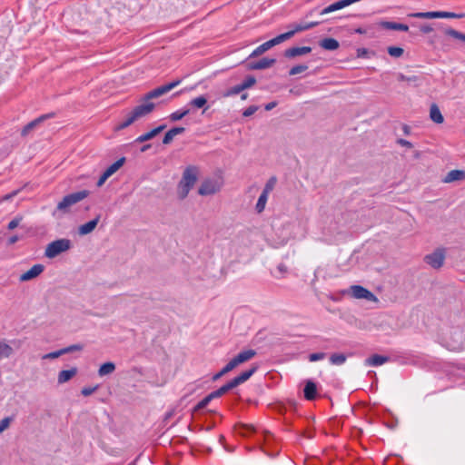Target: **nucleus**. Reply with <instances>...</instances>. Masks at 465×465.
I'll use <instances>...</instances> for the list:
<instances>
[{"instance_id":"obj_36","label":"nucleus","mask_w":465,"mask_h":465,"mask_svg":"<svg viewBox=\"0 0 465 465\" xmlns=\"http://www.w3.org/2000/svg\"><path fill=\"white\" fill-rule=\"evenodd\" d=\"M241 92H242V89L240 84H237V85L232 87V88L228 89L227 91H225L223 94V97H230V96H232V95H236V94H238Z\"/></svg>"},{"instance_id":"obj_32","label":"nucleus","mask_w":465,"mask_h":465,"mask_svg":"<svg viewBox=\"0 0 465 465\" xmlns=\"http://www.w3.org/2000/svg\"><path fill=\"white\" fill-rule=\"evenodd\" d=\"M330 361L333 365H341L346 361V356L342 353H333L330 357Z\"/></svg>"},{"instance_id":"obj_29","label":"nucleus","mask_w":465,"mask_h":465,"mask_svg":"<svg viewBox=\"0 0 465 465\" xmlns=\"http://www.w3.org/2000/svg\"><path fill=\"white\" fill-rule=\"evenodd\" d=\"M206 104H207V99L204 95L197 96L189 102V105H191L196 109L203 108L206 105Z\"/></svg>"},{"instance_id":"obj_20","label":"nucleus","mask_w":465,"mask_h":465,"mask_svg":"<svg viewBox=\"0 0 465 465\" xmlns=\"http://www.w3.org/2000/svg\"><path fill=\"white\" fill-rule=\"evenodd\" d=\"M275 63L273 58H262L260 61L250 64V69L262 70L271 67Z\"/></svg>"},{"instance_id":"obj_49","label":"nucleus","mask_w":465,"mask_h":465,"mask_svg":"<svg viewBox=\"0 0 465 465\" xmlns=\"http://www.w3.org/2000/svg\"><path fill=\"white\" fill-rule=\"evenodd\" d=\"M230 371H232V370L229 367V365L226 364L218 373H216L213 376V380L216 381V380L220 379L222 376L225 375L226 373H228Z\"/></svg>"},{"instance_id":"obj_30","label":"nucleus","mask_w":465,"mask_h":465,"mask_svg":"<svg viewBox=\"0 0 465 465\" xmlns=\"http://www.w3.org/2000/svg\"><path fill=\"white\" fill-rule=\"evenodd\" d=\"M189 112H190L189 109L177 110L169 115V119L171 122H177V121L183 119L185 115H187L189 114Z\"/></svg>"},{"instance_id":"obj_48","label":"nucleus","mask_w":465,"mask_h":465,"mask_svg":"<svg viewBox=\"0 0 465 465\" xmlns=\"http://www.w3.org/2000/svg\"><path fill=\"white\" fill-rule=\"evenodd\" d=\"M230 371H232V370L229 367V365L226 364L218 373H216L213 376V380L216 381V380L220 379L222 376L225 375L226 373H228Z\"/></svg>"},{"instance_id":"obj_25","label":"nucleus","mask_w":465,"mask_h":465,"mask_svg":"<svg viewBox=\"0 0 465 465\" xmlns=\"http://www.w3.org/2000/svg\"><path fill=\"white\" fill-rule=\"evenodd\" d=\"M135 121H137V120L134 118V116L130 112L126 114L125 118L122 122H120L119 124H117L114 126V131H120V130L125 129L126 127L133 124Z\"/></svg>"},{"instance_id":"obj_4","label":"nucleus","mask_w":465,"mask_h":465,"mask_svg":"<svg viewBox=\"0 0 465 465\" xmlns=\"http://www.w3.org/2000/svg\"><path fill=\"white\" fill-rule=\"evenodd\" d=\"M223 182L221 177L204 179L199 186L198 193L202 196H209L217 193L223 188Z\"/></svg>"},{"instance_id":"obj_31","label":"nucleus","mask_w":465,"mask_h":465,"mask_svg":"<svg viewBox=\"0 0 465 465\" xmlns=\"http://www.w3.org/2000/svg\"><path fill=\"white\" fill-rule=\"evenodd\" d=\"M444 34L454 39L465 42V35L452 28H447L444 30Z\"/></svg>"},{"instance_id":"obj_8","label":"nucleus","mask_w":465,"mask_h":465,"mask_svg":"<svg viewBox=\"0 0 465 465\" xmlns=\"http://www.w3.org/2000/svg\"><path fill=\"white\" fill-rule=\"evenodd\" d=\"M445 250L439 248L431 253L425 256V262L433 269H440L443 266L445 261Z\"/></svg>"},{"instance_id":"obj_62","label":"nucleus","mask_w":465,"mask_h":465,"mask_svg":"<svg viewBox=\"0 0 465 465\" xmlns=\"http://www.w3.org/2000/svg\"><path fill=\"white\" fill-rule=\"evenodd\" d=\"M355 33H357V34H365L366 31L364 29H362V28H357V29H355Z\"/></svg>"},{"instance_id":"obj_45","label":"nucleus","mask_w":465,"mask_h":465,"mask_svg":"<svg viewBox=\"0 0 465 465\" xmlns=\"http://www.w3.org/2000/svg\"><path fill=\"white\" fill-rule=\"evenodd\" d=\"M303 31V27L302 25V24H299V25H295L293 29L289 31V32H286L284 33L283 35H288V39H290L291 37H292L296 33L298 32H302Z\"/></svg>"},{"instance_id":"obj_34","label":"nucleus","mask_w":465,"mask_h":465,"mask_svg":"<svg viewBox=\"0 0 465 465\" xmlns=\"http://www.w3.org/2000/svg\"><path fill=\"white\" fill-rule=\"evenodd\" d=\"M14 421V417H5L0 420V434L6 430Z\"/></svg>"},{"instance_id":"obj_13","label":"nucleus","mask_w":465,"mask_h":465,"mask_svg":"<svg viewBox=\"0 0 465 465\" xmlns=\"http://www.w3.org/2000/svg\"><path fill=\"white\" fill-rule=\"evenodd\" d=\"M256 370H257V367L253 366L251 369H249L245 371H242L240 375H238L237 377L233 378L232 381H230L231 385H232V387L235 388L238 385L243 383L244 381H246L252 376V374L256 371Z\"/></svg>"},{"instance_id":"obj_52","label":"nucleus","mask_w":465,"mask_h":465,"mask_svg":"<svg viewBox=\"0 0 465 465\" xmlns=\"http://www.w3.org/2000/svg\"><path fill=\"white\" fill-rule=\"evenodd\" d=\"M433 31V27L429 24H424L420 26V32L421 34L427 35Z\"/></svg>"},{"instance_id":"obj_42","label":"nucleus","mask_w":465,"mask_h":465,"mask_svg":"<svg viewBox=\"0 0 465 465\" xmlns=\"http://www.w3.org/2000/svg\"><path fill=\"white\" fill-rule=\"evenodd\" d=\"M276 183V179L274 177L271 178L265 184L262 193L270 194L271 192L273 190L274 185Z\"/></svg>"},{"instance_id":"obj_10","label":"nucleus","mask_w":465,"mask_h":465,"mask_svg":"<svg viewBox=\"0 0 465 465\" xmlns=\"http://www.w3.org/2000/svg\"><path fill=\"white\" fill-rule=\"evenodd\" d=\"M256 355V351L254 350L249 349L239 352L236 356H234L232 360L228 361V365L231 370H234L241 364L252 360Z\"/></svg>"},{"instance_id":"obj_24","label":"nucleus","mask_w":465,"mask_h":465,"mask_svg":"<svg viewBox=\"0 0 465 465\" xmlns=\"http://www.w3.org/2000/svg\"><path fill=\"white\" fill-rule=\"evenodd\" d=\"M320 46L325 50L334 51L340 46L339 42L334 38H324L320 42Z\"/></svg>"},{"instance_id":"obj_61","label":"nucleus","mask_w":465,"mask_h":465,"mask_svg":"<svg viewBox=\"0 0 465 465\" xmlns=\"http://www.w3.org/2000/svg\"><path fill=\"white\" fill-rule=\"evenodd\" d=\"M16 194V192H14L13 193L11 194H6L3 197V201H6V200H9L11 199L13 196H15Z\"/></svg>"},{"instance_id":"obj_63","label":"nucleus","mask_w":465,"mask_h":465,"mask_svg":"<svg viewBox=\"0 0 465 465\" xmlns=\"http://www.w3.org/2000/svg\"><path fill=\"white\" fill-rule=\"evenodd\" d=\"M150 147H151V145H150V144H145V145H143V146L142 147L141 151H142V152H144V151H146L147 149H149Z\"/></svg>"},{"instance_id":"obj_22","label":"nucleus","mask_w":465,"mask_h":465,"mask_svg":"<svg viewBox=\"0 0 465 465\" xmlns=\"http://www.w3.org/2000/svg\"><path fill=\"white\" fill-rule=\"evenodd\" d=\"M14 349L13 347L5 341H0V361L2 359L9 358L13 355Z\"/></svg>"},{"instance_id":"obj_1","label":"nucleus","mask_w":465,"mask_h":465,"mask_svg":"<svg viewBox=\"0 0 465 465\" xmlns=\"http://www.w3.org/2000/svg\"><path fill=\"white\" fill-rule=\"evenodd\" d=\"M181 83L180 80L173 81L172 83H169L167 84H164L163 86H160L151 92H149L143 98V101L141 104L135 106L132 111V114L134 116L136 120H139L149 114H151L155 104L151 102V99L160 97L163 94H165L169 91L173 90L174 87H176Z\"/></svg>"},{"instance_id":"obj_41","label":"nucleus","mask_w":465,"mask_h":465,"mask_svg":"<svg viewBox=\"0 0 465 465\" xmlns=\"http://www.w3.org/2000/svg\"><path fill=\"white\" fill-rule=\"evenodd\" d=\"M256 83V80L253 76L247 77L242 84H240L242 91L252 87Z\"/></svg>"},{"instance_id":"obj_44","label":"nucleus","mask_w":465,"mask_h":465,"mask_svg":"<svg viewBox=\"0 0 465 465\" xmlns=\"http://www.w3.org/2000/svg\"><path fill=\"white\" fill-rule=\"evenodd\" d=\"M213 399V398L210 393L205 398H203L201 401L198 402V404L195 407V410H201V409L205 408Z\"/></svg>"},{"instance_id":"obj_55","label":"nucleus","mask_w":465,"mask_h":465,"mask_svg":"<svg viewBox=\"0 0 465 465\" xmlns=\"http://www.w3.org/2000/svg\"><path fill=\"white\" fill-rule=\"evenodd\" d=\"M319 25V22H311V23H308V24H302V27H303V31L305 30H308V29H311L316 25Z\"/></svg>"},{"instance_id":"obj_26","label":"nucleus","mask_w":465,"mask_h":465,"mask_svg":"<svg viewBox=\"0 0 465 465\" xmlns=\"http://www.w3.org/2000/svg\"><path fill=\"white\" fill-rule=\"evenodd\" d=\"M383 28L391 29V30H398L407 32L409 30V26L404 24L395 23V22H387L384 21L381 24Z\"/></svg>"},{"instance_id":"obj_59","label":"nucleus","mask_w":465,"mask_h":465,"mask_svg":"<svg viewBox=\"0 0 465 465\" xmlns=\"http://www.w3.org/2000/svg\"><path fill=\"white\" fill-rule=\"evenodd\" d=\"M276 104H277L276 102H271V103L267 104L264 108L266 111H270L272 108H274L276 106Z\"/></svg>"},{"instance_id":"obj_9","label":"nucleus","mask_w":465,"mask_h":465,"mask_svg":"<svg viewBox=\"0 0 465 465\" xmlns=\"http://www.w3.org/2000/svg\"><path fill=\"white\" fill-rule=\"evenodd\" d=\"M288 40L287 35H279L276 37L262 44L259 45L256 49L252 51V53L250 54V57H256L266 52L267 50L271 49L272 47Z\"/></svg>"},{"instance_id":"obj_15","label":"nucleus","mask_w":465,"mask_h":465,"mask_svg":"<svg viewBox=\"0 0 465 465\" xmlns=\"http://www.w3.org/2000/svg\"><path fill=\"white\" fill-rule=\"evenodd\" d=\"M77 374V368L72 367L69 370H63L57 375L58 384H64Z\"/></svg>"},{"instance_id":"obj_64","label":"nucleus","mask_w":465,"mask_h":465,"mask_svg":"<svg viewBox=\"0 0 465 465\" xmlns=\"http://www.w3.org/2000/svg\"><path fill=\"white\" fill-rule=\"evenodd\" d=\"M247 97H248V94H242L241 99L242 100H246Z\"/></svg>"},{"instance_id":"obj_28","label":"nucleus","mask_w":465,"mask_h":465,"mask_svg":"<svg viewBox=\"0 0 465 465\" xmlns=\"http://www.w3.org/2000/svg\"><path fill=\"white\" fill-rule=\"evenodd\" d=\"M268 198L269 194L262 192L255 205V210L257 211V213H261L264 211Z\"/></svg>"},{"instance_id":"obj_56","label":"nucleus","mask_w":465,"mask_h":465,"mask_svg":"<svg viewBox=\"0 0 465 465\" xmlns=\"http://www.w3.org/2000/svg\"><path fill=\"white\" fill-rule=\"evenodd\" d=\"M367 54H368V50L365 49V48H359L357 50V56L358 57H364V56L367 55Z\"/></svg>"},{"instance_id":"obj_47","label":"nucleus","mask_w":465,"mask_h":465,"mask_svg":"<svg viewBox=\"0 0 465 465\" xmlns=\"http://www.w3.org/2000/svg\"><path fill=\"white\" fill-rule=\"evenodd\" d=\"M230 371H232V370L229 367V365L226 364L218 373H216L213 376V380L216 381V380L220 379L222 376L225 375L226 373H228Z\"/></svg>"},{"instance_id":"obj_37","label":"nucleus","mask_w":465,"mask_h":465,"mask_svg":"<svg viewBox=\"0 0 465 465\" xmlns=\"http://www.w3.org/2000/svg\"><path fill=\"white\" fill-rule=\"evenodd\" d=\"M403 49L398 46H390L388 48V53L392 57H401L403 54Z\"/></svg>"},{"instance_id":"obj_14","label":"nucleus","mask_w":465,"mask_h":465,"mask_svg":"<svg viewBox=\"0 0 465 465\" xmlns=\"http://www.w3.org/2000/svg\"><path fill=\"white\" fill-rule=\"evenodd\" d=\"M312 52V48L310 46H302V47H292L284 52V55L288 58H293L296 56L304 55L310 54Z\"/></svg>"},{"instance_id":"obj_51","label":"nucleus","mask_w":465,"mask_h":465,"mask_svg":"<svg viewBox=\"0 0 465 465\" xmlns=\"http://www.w3.org/2000/svg\"><path fill=\"white\" fill-rule=\"evenodd\" d=\"M324 358H325V353H323V352L312 353L309 356L310 361H317L322 360Z\"/></svg>"},{"instance_id":"obj_27","label":"nucleus","mask_w":465,"mask_h":465,"mask_svg":"<svg viewBox=\"0 0 465 465\" xmlns=\"http://www.w3.org/2000/svg\"><path fill=\"white\" fill-rule=\"evenodd\" d=\"M317 391L316 384L311 381H307L304 388V396L307 400H313Z\"/></svg>"},{"instance_id":"obj_21","label":"nucleus","mask_w":465,"mask_h":465,"mask_svg":"<svg viewBox=\"0 0 465 465\" xmlns=\"http://www.w3.org/2000/svg\"><path fill=\"white\" fill-rule=\"evenodd\" d=\"M430 118L436 124H442L444 117L437 104H433L430 108Z\"/></svg>"},{"instance_id":"obj_57","label":"nucleus","mask_w":465,"mask_h":465,"mask_svg":"<svg viewBox=\"0 0 465 465\" xmlns=\"http://www.w3.org/2000/svg\"><path fill=\"white\" fill-rule=\"evenodd\" d=\"M400 144H401L402 146H405V147H408V148H411L412 146L411 143L407 141V140H400L399 141Z\"/></svg>"},{"instance_id":"obj_50","label":"nucleus","mask_w":465,"mask_h":465,"mask_svg":"<svg viewBox=\"0 0 465 465\" xmlns=\"http://www.w3.org/2000/svg\"><path fill=\"white\" fill-rule=\"evenodd\" d=\"M258 108L259 107L256 105H251L242 112V115L244 117H249L252 115L258 110Z\"/></svg>"},{"instance_id":"obj_38","label":"nucleus","mask_w":465,"mask_h":465,"mask_svg":"<svg viewBox=\"0 0 465 465\" xmlns=\"http://www.w3.org/2000/svg\"><path fill=\"white\" fill-rule=\"evenodd\" d=\"M45 119V117H40L31 123H29L27 125H25L22 131V134L23 135H25L29 133L30 130H32L33 128H35L36 126V124H38L41 121H43Z\"/></svg>"},{"instance_id":"obj_60","label":"nucleus","mask_w":465,"mask_h":465,"mask_svg":"<svg viewBox=\"0 0 465 465\" xmlns=\"http://www.w3.org/2000/svg\"><path fill=\"white\" fill-rule=\"evenodd\" d=\"M18 239L19 238L17 236H15V235L12 236V237L9 238L8 243L9 244H14V243H15L18 241Z\"/></svg>"},{"instance_id":"obj_23","label":"nucleus","mask_w":465,"mask_h":465,"mask_svg":"<svg viewBox=\"0 0 465 465\" xmlns=\"http://www.w3.org/2000/svg\"><path fill=\"white\" fill-rule=\"evenodd\" d=\"M389 361V358L382 355L374 354L365 360V364L368 366H380Z\"/></svg>"},{"instance_id":"obj_35","label":"nucleus","mask_w":465,"mask_h":465,"mask_svg":"<svg viewBox=\"0 0 465 465\" xmlns=\"http://www.w3.org/2000/svg\"><path fill=\"white\" fill-rule=\"evenodd\" d=\"M64 354V349H60L58 351L44 354L42 356V360H54V359L59 358L60 356H62Z\"/></svg>"},{"instance_id":"obj_12","label":"nucleus","mask_w":465,"mask_h":465,"mask_svg":"<svg viewBox=\"0 0 465 465\" xmlns=\"http://www.w3.org/2000/svg\"><path fill=\"white\" fill-rule=\"evenodd\" d=\"M45 270V266L43 264H35L29 270L23 272L19 276V281L22 282H29L34 279H36Z\"/></svg>"},{"instance_id":"obj_7","label":"nucleus","mask_w":465,"mask_h":465,"mask_svg":"<svg viewBox=\"0 0 465 465\" xmlns=\"http://www.w3.org/2000/svg\"><path fill=\"white\" fill-rule=\"evenodd\" d=\"M408 16L414 18L423 19H436V18H462L465 16L464 14H456L452 12L445 11H429V12H418L411 13Z\"/></svg>"},{"instance_id":"obj_33","label":"nucleus","mask_w":465,"mask_h":465,"mask_svg":"<svg viewBox=\"0 0 465 465\" xmlns=\"http://www.w3.org/2000/svg\"><path fill=\"white\" fill-rule=\"evenodd\" d=\"M232 389H233V387H232V385H231V382L229 381L226 384H224L223 386H222L220 389H218L217 391H213L211 393V395L213 396V399L218 398Z\"/></svg>"},{"instance_id":"obj_3","label":"nucleus","mask_w":465,"mask_h":465,"mask_svg":"<svg viewBox=\"0 0 465 465\" xmlns=\"http://www.w3.org/2000/svg\"><path fill=\"white\" fill-rule=\"evenodd\" d=\"M88 194L87 191L83 190L64 196L63 200L58 203L53 215L55 217H61L63 214L69 213L72 206L85 199Z\"/></svg>"},{"instance_id":"obj_19","label":"nucleus","mask_w":465,"mask_h":465,"mask_svg":"<svg viewBox=\"0 0 465 465\" xmlns=\"http://www.w3.org/2000/svg\"><path fill=\"white\" fill-rule=\"evenodd\" d=\"M98 222H99V216L87 222L86 223L82 224L78 228V233L80 235H86V234L92 232L97 226Z\"/></svg>"},{"instance_id":"obj_2","label":"nucleus","mask_w":465,"mask_h":465,"mask_svg":"<svg viewBox=\"0 0 465 465\" xmlns=\"http://www.w3.org/2000/svg\"><path fill=\"white\" fill-rule=\"evenodd\" d=\"M200 175V169L195 165L187 166L183 173L182 179L177 186V194L179 198L184 199L194 186Z\"/></svg>"},{"instance_id":"obj_40","label":"nucleus","mask_w":465,"mask_h":465,"mask_svg":"<svg viewBox=\"0 0 465 465\" xmlns=\"http://www.w3.org/2000/svg\"><path fill=\"white\" fill-rule=\"evenodd\" d=\"M64 349V354L66 353H70V352H74V351H81L84 350V345L82 344H73V345H70V346H67L65 348H63Z\"/></svg>"},{"instance_id":"obj_53","label":"nucleus","mask_w":465,"mask_h":465,"mask_svg":"<svg viewBox=\"0 0 465 465\" xmlns=\"http://www.w3.org/2000/svg\"><path fill=\"white\" fill-rule=\"evenodd\" d=\"M169 132L174 137L180 134H183L184 132V128L183 127H174V128H172L171 130H169Z\"/></svg>"},{"instance_id":"obj_11","label":"nucleus","mask_w":465,"mask_h":465,"mask_svg":"<svg viewBox=\"0 0 465 465\" xmlns=\"http://www.w3.org/2000/svg\"><path fill=\"white\" fill-rule=\"evenodd\" d=\"M125 158H120L116 162H114L113 164H111L106 170L103 173V174L100 176L97 186L101 187L105 181L111 177L114 173H115L124 163Z\"/></svg>"},{"instance_id":"obj_54","label":"nucleus","mask_w":465,"mask_h":465,"mask_svg":"<svg viewBox=\"0 0 465 465\" xmlns=\"http://www.w3.org/2000/svg\"><path fill=\"white\" fill-rule=\"evenodd\" d=\"M174 137L171 134V133L168 131L163 139V143L169 144Z\"/></svg>"},{"instance_id":"obj_6","label":"nucleus","mask_w":465,"mask_h":465,"mask_svg":"<svg viewBox=\"0 0 465 465\" xmlns=\"http://www.w3.org/2000/svg\"><path fill=\"white\" fill-rule=\"evenodd\" d=\"M342 294L349 295L357 300H366L373 302H378V298L371 292L361 285H351L349 289L344 290Z\"/></svg>"},{"instance_id":"obj_18","label":"nucleus","mask_w":465,"mask_h":465,"mask_svg":"<svg viewBox=\"0 0 465 465\" xmlns=\"http://www.w3.org/2000/svg\"><path fill=\"white\" fill-rule=\"evenodd\" d=\"M165 125H160L153 130H151L150 132H147L140 136H138L136 139H135V143H143V142H146V141H149L153 138H154L157 134H159L162 131H163L165 129Z\"/></svg>"},{"instance_id":"obj_43","label":"nucleus","mask_w":465,"mask_h":465,"mask_svg":"<svg viewBox=\"0 0 465 465\" xmlns=\"http://www.w3.org/2000/svg\"><path fill=\"white\" fill-rule=\"evenodd\" d=\"M98 385L84 387L81 391V393L83 396L87 397L94 393L98 390Z\"/></svg>"},{"instance_id":"obj_16","label":"nucleus","mask_w":465,"mask_h":465,"mask_svg":"<svg viewBox=\"0 0 465 465\" xmlns=\"http://www.w3.org/2000/svg\"><path fill=\"white\" fill-rule=\"evenodd\" d=\"M465 179V172L461 170H452L449 172L445 177L442 179V182L445 183H450L457 181H462Z\"/></svg>"},{"instance_id":"obj_17","label":"nucleus","mask_w":465,"mask_h":465,"mask_svg":"<svg viewBox=\"0 0 465 465\" xmlns=\"http://www.w3.org/2000/svg\"><path fill=\"white\" fill-rule=\"evenodd\" d=\"M116 370V365L113 361H106L100 365L97 374L99 377L103 378L108 375L113 374Z\"/></svg>"},{"instance_id":"obj_39","label":"nucleus","mask_w":465,"mask_h":465,"mask_svg":"<svg viewBox=\"0 0 465 465\" xmlns=\"http://www.w3.org/2000/svg\"><path fill=\"white\" fill-rule=\"evenodd\" d=\"M308 69V66L305 65V64H299V65H295L293 66L289 74L290 75H296V74H302L303 73L304 71H306Z\"/></svg>"},{"instance_id":"obj_46","label":"nucleus","mask_w":465,"mask_h":465,"mask_svg":"<svg viewBox=\"0 0 465 465\" xmlns=\"http://www.w3.org/2000/svg\"><path fill=\"white\" fill-rule=\"evenodd\" d=\"M23 218L22 216H16L15 218H14L7 225L8 229L9 230H14L15 229L19 224L20 223L22 222Z\"/></svg>"},{"instance_id":"obj_5","label":"nucleus","mask_w":465,"mask_h":465,"mask_svg":"<svg viewBox=\"0 0 465 465\" xmlns=\"http://www.w3.org/2000/svg\"><path fill=\"white\" fill-rule=\"evenodd\" d=\"M71 247L72 242L69 239H58L47 244L45 255L49 259H53L62 252L68 251Z\"/></svg>"},{"instance_id":"obj_58","label":"nucleus","mask_w":465,"mask_h":465,"mask_svg":"<svg viewBox=\"0 0 465 465\" xmlns=\"http://www.w3.org/2000/svg\"><path fill=\"white\" fill-rule=\"evenodd\" d=\"M400 79L402 81H415L417 79V77L416 76L407 77L403 74H401Z\"/></svg>"}]
</instances>
